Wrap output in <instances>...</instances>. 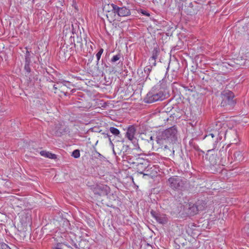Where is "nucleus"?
Segmentation results:
<instances>
[{"instance_id": "1", "label": "nucleus", "mask_w": 249, "mask_h": 249, "mask_svg": "<svg viewBox=\"0 0 249 249\" xmlns=\"http://www.w3.org/2000/svg\"><path fill=\"white\" fill-rule=\"evenodd\" d=\"M177 130L175 126H172L159 132L156 137V141L159 144H163L164 141L175 143L177 141Z\"/></svg>"}, {"instance_id": "2", "label": "nucleus", "mask_w": 249, "mask_h": 249, "mask_svg": "<svg viewBox=\"0 0 249 249\" xmlns=\"http://www.w3.org/2000/svg\"><path fill=\"white\" fill-rule=\"evenodd\" d=\"M225 134V132L221 131L219 132L214 130L212 133L206 135L204 138V142L209 149L208 151L215 149L218 143V140H221L222 135Z\"/></svg>"}, {"instance_id": "3", "label": "nucleus", "mask_w": 249, "mask_h": 249, "mask_svg": "<svg viewBox=\"0 0 249 249\" xmlns=\"http://www.w3.org/2000/svg\"><path fill=\"white\" fill-rule=\"evenodd\" d=\"M221 106L226 110L232 109L236 104L234 93L229 90H224L221 93Z\"/></svg>"}, {"instance_id": "4", "label": "nucleus", "mask_w": 249, "mask_h": 249, "mask_svg": "<svg viewBox=\"0 0 249 249\" xmlns=\"http://www.w3.org/2000/svg\"><path fill=\"white\" fill-rule=\"evenodd\" d=\"M165 98V94L161 91H157L152 89L146 95L144 101L145 103H152L156 101H161Z\"/></svg>"}, {"instance_id": "5", "label": "nucleus", "mask_w": 249, "mask_h": 249, "mask_svg": "<svg viewBox=\"0 0 249 249\" xmlns=\"http://www.w3.org/2000/svg\"><path fill=\"white\" fill-rule=\"evenodd\" d=\"M169 186L174 190H182L186 181L178 176H173L168 179Z\"/></svg>"}, {"instance_id": "6", "label": "nucleus", "mask_w": 249, "mask_h": 249, "mask_svg": "<svg viewBox=\"0 0 249 249\" xmlns=\"http://www.w3.org/2000/svg\"><path fill=\"white\" fill-rule=\"evenodd\" d=\"M54 240L55 243L52 247L51 249H74L76 248L75 245L71 243L69 244L67 242L64 241V237H54Z\"/></svg>"}, {"instance_id": "7", "label": "nucleus", "mask_w": 249, "mask_h": 249, "mask_svg": "<svg viewBox=\"0 0 249 249\" xmlns=\"http://www.w3.org/2000/svg\"><path fill=\"white\" fill-rule=\"evenodd\" d=\"M113 148V153L120 156L122 159H127L128 150L130 149L129 145L124 144L123 143H118L116 145L115 149Z\"/></svg>"}, {"instance_id": "8", "label": "nucleus", "mask_w": 249, "mask_h": 249, "mask_svg": "<svg viewBox=\"0 0 249 249\" xmlns=\"http://www.w3.org/2000/svg\"><path fill=\"white\" fill-rule=\"evenodd\" d=\"M113 13H114V20L116 15L119 17H126L130 15L131 12L130 9L125 6L120 7L117 5H113Z\"/></svg>"}, {"instance_id": "9", "label": "nucleus", "mask_w": 249, "mask_h": 249, "mask_svg": "<svg viewBox=\"0 0 249 249\" xmlns=\"http://www.w3.org/2000/svg\"><path fill=\"white\" fill-rule=\"evenodd\" d=\"M109 191L110 188L108 186L103 184L97 185L93 190L94 194L99 196L107 195Z\"/></svg>"}, {"instance_id": "10", "label": "nucleus", "mask_w": 249, "mask_h": 249, "mask_svg": "<svg viewBox=\"0 0 249 249\" xmlns=\"http://www.w3.org/2000/svg\"><path fill=\"white\" fill-rule=\"evenodd\" d=\"M136 131V130L135 127L133 125H131L128 127L125 134L126 137H127L128 139L131 141L133 143L137 142V139L134 137Z\"/></svg>"}, {"instance_id": "11", "label": "nucleus", "mask_w": 249, "mask_h": 249, "mask_svg": "<svg viewBox=\"0 0 249 249\" xmlns=\"http://www.w3.org/2000/svg\"><path fill=\"white\" fill-rule=\"evenodd\" d=\"M159 145L161 146V148L163 149V152L166 156L170 157L174 155V148L170 143L169 144V145L164 144V143L163 144Z\"/></svg>"}, {"instance_id": "12", "label": "nucleus", "mask_w": 249, "mask_h": 249, "mask_svg": "<svg viewBox=\"0 0 249 249\" xmlns=\"http://www.w3.org/2000/svg\"><path fill=\"white\" fill-rule=\"evenodd\" d=\"M113 5L115 4L113 3H111L110 4L106 5L103 8L104 11L107 13V18H108V20H114V13H113V11L112 10L113 8L112 6Z\"/></svg>"}, {"instance_id": "13", "label": "nucleus", "mask_w": 249, "mask_h": 249, "mask_svg": "<svg viewBox=\"0 0 249 249\" xmlns=\"http://www.w3.org/2000/svg\"><path fill=\"white\" fill-rule=\"evenodd\" d=\"M187 207L186 213L188 216H194L197 213L198 211L197 210V207L196 206L195 204L189 203H188V206Z\"/></svg>"}, {"instance_id": "14", "label": "nucleus", "mask_w": 249, "mask_h": 249, "mask_svg": "<svg viewBox=\"0 0 249 249\" xmlns=\"http://www.w3.org/2000/svg\"><path fill=\"white\" fill-rule=\"evenodd\" d=\"M87 40L86 38H82L81 36H77L76 39V44L74 43V47H76V46H79L80 49H82L83 47L84 44L87 45Z\"/></svg>"}, {"instance_id": "15", "label": "nucleus", "mask_w": 249, "mask_h": 249, "mask_svg": "<svg viewBox=\"0 0 249 249\" xmlns=\"http://www.w3.org/2000/svg\"><path fill=\"white\" fill-rule=\"evenodd\" d=\"M149 163L148 162H146L145 163H142L141 164H140L139 165H137L136 166V169L137 170V171L142 174H144L145 170L147 169L148 167V165Z\"/></svg>"}, {"instance_id": "16", "label": "nucleus", "mask_w": 249, "mask_h": 249, "mask_svg": "<svg viewBox=\"0 0 249 249\" xmlns=\"http://www.w3.org/2000/svg\"><path fill=\"white\" fill-rule=\"evenodd\" d=\"M40 154L41 156L44 157L48 158L49 159H56L57 158L56 155L55 154L51 153L46 151H40Z\"/></svg>"}, {"instance_id": "17", "label": "nucleus", "mask_w": 249, "mask_h": 249, "mask_svg": "<svg viewBox=\"0 0 249 249\" xmlns=\"http://www.w3.org/2000/svg\"><path fill=\"white\" fill-rule=\"evenodd\" d=\"M196 206L197 207V209L198 211H202L203 210L206 205V203L205 201L202 200H198L195 203Z\"/></svg>"}, {"instance_id": "18", "label": "nucleus", "mask_w": 249, "mask_h": 249, "mask_svg": "<svg viewBox=\"0 0 249 249\" xmlns=\"http://www.w3.org/2000/svg\"><path fill=\"white\" fill-rule=\"evenodd\" d=\"M209 160L210 161V164L213 166L216 164L218 162V159L216 158V156L213 155L209 156Z\"/></svg>"}, {"instance_id": "19", "label": "nucleus", "mask_w": 249, "mask_h": 249, "mask_svg": "<svg viewBox=\"0 0 249 249\" xmlns=\"http://www.w3.org/2000/svg\"><path fill=\"white\" fill-rule=\"evenodd\" d=\"M109 130L110 132L115 136L120 137V132L117 128L114 127H110Z\"/></svg>"}, {"instance_id": "20", "label": "nucleus", "mask_w": 249, "mask_h": 249, "mask_svg": "<svg viewBox=\"0 0 249 249\" xmlns=\"http://www.w3.org/2000/svg\"><path fill=\"white\" fill-rule=\"evenodd\" d=\"M160 53V48L156 46L154 48V50L152 52V55L151 57V58L157 59L158 57V56L159 55Z\"/></svg>"}, {"instance_id": "21", "label": "nucleus", "mask_w": 249, "mask_h": 249, "mask_svg": "<svg viewBox=\"0 0 249 249\" xmlns=\"http://www.w3.org/2000/svg\"><path fill=\"white\" fill-rule=\"evenodd\" d=\"M242 154L241 152L238 151L234 153V157L236 160L240 161L242 160Z\"/></svg>"}, {"instance_id": "22", "label": "nucleus", "mask_w": 249, "mask_h": 249, "mask_svg": "<svg viewBox=\"0 0 249 249\" xmlns=\"http://www.w3.org/2000/svg\"><path fill=\"white\" fill-rule=\"evenodd\" d=\"M147 162L148 161L147 160H144L143 159L136 158L134 164H135L137 166V165H139L140 164H141L142 163H145Z\"/></svg>"}, {"instance_id": "23", "label": "nucleus", "mask_w": 249, "mask_h": 249, "mask_svg": "<svg viewBox=\"0 0 249 249\" xmlns=\"http://www.w3.org/2000/svg\"><path fill=\"white\" fill-rule=\"evenodd\" d=\"M152 167L151 166V165L149 164L148 168L144 171V174H142L144 176H151L152 174Z\"/></svg>"}, {"instance_id": "24", "label": "nucleus", "mask_w": 249, "mask_h": 249, "mask_svg": "<svg viewBox=\"0 0 249 249\" xmlns=\"http://www.w3.org/2000/svg\"><path fill=\"white\" fill-rule=\"evenodd\" d=\"M104 67L106 68V71H108L109 73L115 71L114 67H110L106 63L104 64Z\"/></svg>"}, {"instance_id": "25", "label": "nucleus", "mask_w": 249, "mask_h": 249, "mask_svg": "<svg viewBox=\"0 0 249 249\" xmlns=\"http://www.w3.org/2000/svg\"><path fill=\"white\" fill-rule=\"evenodd\" d=\"M121 57V54L120 53H118L117 55H114L110 60V62L111 63H115L117 61H118Z\"/></svg>"}, {"instance_id": "26", "label": "nucleus", "mask_w": 249, "mask_h": 249, "mask_svg": "<svg viewBox=\"0 0 249 249\" xmlns=\"http://www.w3.org/2000/svg\"><path fill=\"white\" fill-rule=\"evenodd\" d=\"M127 159H122L123 161H127L130 164H134L135 161L134 159H132L130 156L126 155Z\"/></svg>"}, {"instance_id": "27", "label": "nucleus", "mask_w": 249, "mask_h": 249, "mask_svg": "<svg viewBox=\"0 0 249 249\" xmlns=\"http://www.w3.org/2000/svg\"><path fill=\"white\" fill-rule=\"evenodd\" d=\"M160 86L161 89H165L166 88V80L163 78L160 81Z\"/></svg>"}, {"instance_id": "28", "label": "nucleus", "mask_w": 249, "mask_h": 249, "mask_svg": "<svg viewBox=\"0 0 249 249\" xmlns=\"http://www.w3.org/2000/svg\"><path fill=\"white\" fill-rule=\"evenodd\" d=\"M104 136V137L105 138H108V140L109 141V144L110 145L112 146V147H113L114 146V144L112 142V140L111 139V136L109 135L108 134V133H106V132H103L102 133Z\"/></svg>"}, {"instance_id": "29", "label": "nucleus", "mask_w": 249, "mask_h": 249, "mask_svg": "<svg viewBox=\"0 0 249 249\" xmlns=\"http://www.w3.org/2000/svg\"><path fill=\"white\" fill-rule=\"evenodd\" d=\"M103 51H104L103 49V48H101L99 50L98 52L96 54V56L97 59V64H96L97 65L99 63V60H100V59L101 58V56L102 54L103 53Z\"/></svg>"}, {"instance_id": "30", "label": "nucleus", "mask_w": 249, "mask_h": 249, "mask_svg": "<svg viewBox=\"0 0 249 249\" xmlns=\"http://www.w3.org/2000/svg\"><path fill=\"white\" fill-rule=\"evenodd\" d=\"M243 32L248 35H249V24H245L243 27Z\"/></svg>"}, {"instance_id": "31", "label": "nucleus", "mask_w": 249, "mask_h": 249, "mask_svg": "<svg viewBox=\"0 0 249 249\" xmlns=\"http://www.w3.org/2000/svg\"><path fill=\"white\" fill-rule=\"evenodd\" d=\"M152 66H147L144 68V72L146 73L147 77L148 76L152 70Z\"/></svg>"}, {"instance_id": "32", "label": "nucleus", "mask_w": 249, "mask_h": 249, "mask_svg": "<svg viewBox=\"0 0 249 249\" xmlns=\"http://www.w3.org/2000/svg\"><path fill=\"white\" fill-rule=\"evenodd\" d=\"M71 156L76 159L79 158L80 156V151L78 149L74 150L72 152Z\"/></svg>"}, {"instance_id": "33", "label": "nucleus", "mask_w": 249, "mask_h": 249, "mask_svg": "<svg viewBox=\"0 0 249 249\" xmlns=\"http://www.w3.org/2000/svg\"><path fill=\"white\" fill-rule=\"evenodd\" d=\"M150 213L154 218H161L160 213L157 211L151 210Z\"/></svg>"}, {"instance_id": "34", "label": "nucleus", "mask_w": 249, "mask_h": 249, "mask_svg": "<svg viewBox=\"0 0 249 249\" xmlns=\"http://www.w3.org/2000/svg\"><path fill=\"white\" fill-rule=\"evenodd\" d=\"M189 144L190 146H192L195 150H198L199 147L194 142V140L192 139L189 142Z\"/></svg>"}, {"instance_id": "35", "label": "nucleus", "mask_w": 249, "mask_h": 249, "mask_svg": "<svg viewBox=\"0 0 249 249\" xmlns=\"http://www.w3.org/2000/svg\"><path fill=\"white\" fill-rule=\"evenodd\" d=\"M229 147V145H227L225 148H224V146H223L222 148L219 150V153H220L221 156L225 155L227 151V148Z\"/></svg>"}, {"instance_id": "36", "label": "nucleus", "mask_w": 249, "mask_h": 249, "mask_svg": "<svg viewBox=\"0 0 249 249\" xmlns=\"http://www.w3.org/2000/svg\"><path fill=\"white\" fill-rule=\"evenodd\" d=\"M156 59L150 57V59H149L150 64L149 66H152V67L153 66H155L156 65Z\"/></svg>"}, {"instance_id": "37", "label": "nucleus", "mask_w": 249, "mask_h": 249, "mask_svg": "<svg viewBox=\"0 0 249 249\" xmlns=\"http://www.w3.org/2000/svg\"><path fill=\"white\" fill-rule=\"evenodd\" d=\"M67 131V128L65 127L63 129H61L59 131L58 130H57L56 132H57V134L58 135H59V134L61 135L63 133H66Z\"/></svg>"}, {"instance_id": "38", "label": "nucleus", "mask_w": 249, "mask_h": 249, "mask_svg": "<svg viewBox=\"0 0 249 249\" xmlns=\"http://www.w3.org/2000/svg\"><path fill=\"white\" fill-rule=\"evenodd\" d=\"M0 249H11V248L5 243H2L0 244Z\"/></svg>"}, {"instance_id": "39", "label": "nucleus", "mask_w": 249, "mask_h": 249, "mask_svg": "<svg viewBox=\"0 0 249 249\" xmlns=\"http://www.w3.org/2000/svg\"><path fill=\"white\" fill-rule=\"evenodd\" d=\"M24 70L28 73V74L29 73L31 72V68L30 67V65L25 64Z\"/></svg>"}, {"instance_id": "40", "label": "nucleus", "mask_w": 249, "mask_h": 249, "mask_svg": "<svg viewBox=\"0 0 249 249\" xmlns=\"http://www.w3.org/2000/svg\"><path fill=\"white\" fill-rule=\"evenodd\" d=\"M25 64L30 65V64L31 63L30 57H28V56H25Z\"/></svg>"}, {"instance_id": "41", "label": "nucleus", "mask_w": 249, "mask_h": 249, "mask_svg": "<svg viewBox=\"0 0 249 249\" xmlns=\"http://www.w3.org/2000/svg\"><path fill=\"white\" fill-rule=\"evenodd\" d=\"M141 13L143 15H145V16H148V17L150 16V14L148 12L145 11V10H141Z\"/></svg>"}, {"instance_id": "42", "label": "nucleus", "mask_w": 249, "mask_h": 249, "mask_svg": "<svg viewBox=\"0 0 249 249\" xmlns=\"http://www.w3.org/2000/svg\"><path fill=\"white\" fill-rule=\"evenodd\" d=\"M71 27H72V33L73 34H74V33H75V30L74 29V25L72 24L71 25Z\"/></svg>"}, {"instance_id": "43", "label": "nucleus", "mask_w": 249, "mask_h": 249, "mask_svg": "<svg viewBox=\"0 0 249 249\" xmlns=\"http://www.w3.org/2000/svg\"><path fill=\"white\" fill-rule=\"evenodd\" d=\"M68 235V233H64L63 234V236L65 237V239L67 240V241H68V238H67V235Z\"/></svg>"}, {"instance_id": "44", "label": "nucleus", "mask_w": 249, "mask_h": 249, "mask_svg": "<svg viewBox=\"0 0 249 249\" xmlns=\"http://www.w3.org/2000/svg\"><path fill=\"white\" fill-rule=\"evenodd\" d=\"M25 56H28V57H30V52L28 50H27V51H26Z\"/></svg>"}, {"instance_id": "45", "label": "nucleus", "mask_w": 249, "mask_h": 249, "mask_svg": "<svg viewBox=\"0 0 249 249\" xmlns=\"http://www.w3.org/2000/svg\"><path fill=\"white\" fill-rule=\"evenodd\" d=\"M53 89L54 90H56L58 89V88L56 87V85H54L53 86ZM54 92L56 93V91H54Z\"/></svg>"}, {"instance_id": "46", "label": "nucleus", "mask_w": 249, "mask_h": 249, "mask_svg": "<svg viewBox=\"0 0 249 249\" xmlns=\"http://www.w3.org/2000/svg\"><path fill=\"white\" fill-rule=\"evenodd\" d=\"M70 39L71 40V43H72V41L74 42V38L73 37H72V36H71L70 37Z\"/></svg>"}, {"instance_id": "47", "label": "nucleus", "mask_w": 249, "mask_h": 249, "mask_svg": "<svg viewBox=\"0 0 249 249\" xmlns=\"http://www.w3.org/2000/svg\"><path fill=\"white\" fill-rule=\"evenodd\" d=\"M203 222H204V223L203 224V225H204V224H206V223L208 224L209 223V221H208V219H205L203 221Z\"/></svg>"}, {"instance_id": "48", "label": "nucleus", "mask_w": 249, "mask_h": 249, "mask_svg": "<svg viewBox=\"0 0 249 249\" xmlns=\"http://www.w3.org/2000/svg\"><path fill=\"white\" fill-rule=\"evenodd\" d=\"M95 152H96V153L98 155V156L99 157H103V156H102L100 153H99V152H98L97 151H96Z\"/></svg>"}, {"instance_id": "49", "label": "nucleus", "mask_w": 249, "mask_h": 249, "mask_svg": "<svg viewBox=\"0 0 249 249\" xmlns=\"http://www.w3.org/2000/svg\"><path fill=\"white\" fill-rule=\"evenodd\" d=\"M157 220V221L160 222V223H161L162 222V219H160V218H159V219H156Z\"/></svg>"}, {"instance_id": "50", "label": "nucleus", "mask_w": 249, "mask_h": 249, "mask_svg": "<svg viewBox=\"0 0 249 249\" xmlns=\"http://www.w3.org/2000/svg\"><path fill=\"white\" fill-rule=\"evenodd\" d=\"M150 139L151 141L153 140V137L152 136H151L150 138Z\"/></svg>"}, {"instance_id": "51", "label": "nucleus", "mask_w": 249, "mask_h": 249, "mask_svg": "<svg viewBox=\"0 0 249 249\" xmlns=\"http://www.w3.org/2000/svg\"><path fill=\"white\" fill-rule=\"evenodd\" d=\"M35 0H32V3H35Z\"/></svg>"}]
</instances>
